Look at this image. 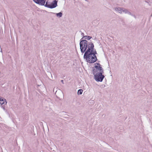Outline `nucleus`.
Here are the masks:
<instances>
[{
	"label": "nucleus",
	"instance_id": "1",
	"mask_svg": "<svg viewBox=\"0 0 152 152\" xmlns=\"http://www.w3.org/2000/svg\"><path fill=\"white\" fill-rule=\"evenodd\" d=\"M96 50L93 49L92 46L89 47L88 50H86L84 55V58L86 59L87 62L89 63H93L97 60L96 54Z\"/></svg>",
	"mask_w": 152,
	"mask_h": 152
},
{
	"label": "nucleus",
	"instance_id": "2",
	"mask_svg": "<svg viewBox=\"0 0 152 152\" xmlns=\"http://www.w3.org/2000/svg\"><path fill=\"white\" fill-rule=\"evenodd\" d=\"M80 40V51L82 53L85 52L86 50H88L89 49V47L92 46L93 49H94V45L92 42H88L86 40Z\"/></svg>",
	"mask_w": 152,
	"mask_h": 152
},
{
	"label": "nucleus",
	"instance_id": "3",
	"mask_svg": "<svg viewBox=\"0 0 152 152\" xmlns=\"http://www.w3.org/2000/svg\"><path fill=\"white\" fill-rule=\"evenodd\" d=\"M93 72L94 75L98 74L99 73H104L103 69L99 64L97 63L96 65H95L93 70Z\"/></svg>",
	"mask_w": 152,
	"mask_h": 152
},
{
	"label": "nucleus",
	"instance_id": "4",
	"mask_svg": "<svg viewBox=\"0 0 152 152\" xmlns=\"http://www.w3.org/2000/svg\"><path fill=\"white\" fill-rule=\"evenodd\" d=\"M103 73L100 72L94 75V79L97 82H102L104 77V75H102Z\"/></svg>",
	"mask_w": 152,
	"mask_h": 152
},
{
	"label": "nucleus",
	"instance_id": "5",
	"mask_svg": "<svg viewBox=\"0 0 152 152\" xmlns=\"http://www.w3.org/2000/svg\"><path fill=\"white\" fill-rule=\"evenodd\" d=\"M57 1L56 0H54L53 2L50 4V8L52 9L56 7L57 6Z\"/></svg>",
	"mask_w": 152,
	"mask_h": 152
},
{
	"label": "nucleus",
	"instance_id": "6",
	"mask_svg": "<svg viewBox=\"0 0 152 152\" xmlns=\"http://www.w3.org/2000/svg\"><path fill=\"white\" fill-rule=\"evenodd\" d=\"M35 3L41 5H44L45 1V0H33Z\"/></svg>",
	"mask_w": 152,
	"mask_h": 152
},
{
	"label": "nucleus",
	"instance_id": "7",
	"mask_svg": "<svg viewBox=\"0 0 152 152\" xmlns=\"http://www.w3.org/2000/svg\"><path fill=\"white\" fill-rule=\"evenodd\" d=\"M114 9L115 11L118 12L119 13L122 14L123 12V9L122 8L120 7H115Z\"/></svg>",
	"mask_w": 152,
	"mask_h": 152
},
{
	"label": "nucleus",
	"instance_id": "8",
	"mask_svg": "<svg viewBox=\"0 0 152 152\" xmlns=\"http://www.w3.org/2000/svg\"><path fill=\"white\" fill-rule=\"evenodd\" d=\"M0 103L1 105L3 104H6L7 103V102L5 99H2L1 100H0Z\"/></svg>",
	"mask_w": 152,
	"mask_h": 152
},
{
	"label": "nucleus",
	"instance_id": "9",
	"mask_svg": "<svg viewBox=\"0 0 152 152\" xmlns=\"http://www.w3.org/2000/svg\"><path fill=\"white\" fill-rule=\"evenodd\" d=\"M123 12L126 14H128L129 15H132L131 13L126 9H125L124 10H123Z\"/></svg>",
	"mask_w": 152,
	"mask_h": 152
},
{
	"label": "nucleus",
	"instance_id": "10",
	"mask_svg": "<svg viewBox=\"0 0 152 152\" xmlns=\"http://www.w3.org/2000/svg\"><path fill=\"white\" fill-rule=\"evenodd\" d=\"M50 2H49L48 1H47L46 2L44 6L45 7H48V8H50Z\"/></svg>",
	"mask_w": 152,
	"mask_h": 152
},
{
	"label": "nucleus",
	"instance_id": "11",
	"mask_svg": "<svg viewBox=\"0 0 152 152\" xmlns=\"http://www.w3.org/2000/svg\"><path fill=\"white\" fill-rule=\"evenodd\" d=\"M84 38L85 39H86L88 40H89L91 39L92 37H91L89 36H84L82 38Z\"/></svg>",
	"mask_w": 152,
	"mask_h": 152
},
{
	"label": "nucleus",
	"instance_id": "12",
	"mask_svg": "<svg viewBox=\"0 0 152 152\" xmlns=\"http://www.w3.org/2000/svg\"><path fill=\"white\" fill-rule=\"evenodd\" d=\"M62 13L61 12H60L58 13H57L56 14V16L57 17H61L62 16Z\"/></svg>",
	"mask_w": 152,
	"mask_h": 152
},
{
	"label": "nucleus",
	"instance_id": "13",
	"mask_svg": "<svg viewBox=\"0 0 152 152\" xmlns=\"http://www.w3.org/2000/svg\"><path fill=\"white\" fill-rule=\"evenodd\" d=\"M83 91L81 89L78 90L77 92V94H81L82 93Z\"/></svg>",
	"mask_w": 152,
	"mask_h": 152
},
{
	"label": "nucleus",
	"instance_id": "14",
	"mask_svg": "<svg viewBox=\"0 0 152 152\" xmlns=\"http://www.w3.org/2000/svg\"><path fill=\"white\" fill-rule=\"evenodd\" d=\"M2 108L4 110H5V107H3V106H2Z\"/></svg>",
	"mask_w": 152,
	"mask_h": 152
},
{
	"label": "nucleus",
	"instance_id": "15",
	"mask_svg": "<svg viewBox=\"0 0 152 152\" xmlns=\"http://www.w3.org/2000/svg\"><path fill=\"white\" fill-rule=\"evenodd\" d=\"M81 34V35H82L83 36H84V34L83 33H82Z\"/></svg>",
	"mask_w": 152,
	"mask_h": 152
},
{
	"label": "nucleus",
	"instance_id": "16",
	"mask_svg": "<svg viewBox=\"0 0 152 152\" xmlns=\"http://www.w3.org/2000/svg\"><path fill=\"white\" fill-rule=\"evenodd\" d=\"M61 82L63 83H63V80H61Z\"/></svg>",
	"mask_w": 152,
	"mask_h": 152
},
{
	"label": "nucleus",
	"instance_id": "17",
	"mask_svg": "<svg viewBox=\"0 0 152 152\" xmlns=\"http://www.w3.org/2000/svg\"><path fill=\"white\" fill-rule=\"evenodd\" d=\"M2 99H1V98L0 97V100H1Z\"/></svg>",
	"mask_w": 152,
	"mask_h": 152
}]
</instances>
